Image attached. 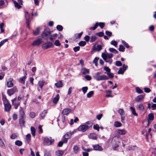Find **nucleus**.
I'll list each match as a JSON object with an SVG mask.
<instances>
[{"label":"nucleus","mask_w":156,"mask_h":156,"mask_svg":"<svg viewBox=\"0 0 156 156\" xmlns=\"http://www.w3.org/2000/svg\"><path fill=\"white\" fill-rule=\"evenodd\" d=\"M144 92L147 93H148L151 91V90L149 88L145 87L144 88Z\"/></svg>","instance_id":"680f3d73"},{"label":"nucleus","mask_w":156,"mask_h":156,"mask_svg":"<svg viewBox=\"0 0 156 156\" xmlns=\"http://www.w3.org/2000/svg\"><path fill=\"white\" fill-rule=\"evenodd\" d=\"M121 126V124L118 121H116L114 123V126L116 127H119Z\"/></svg>","instance_id":"c03bdc74"},{"label":"nucleus","mask_w":156,"mask_h":156,"mask_svg":"<svg viewBox=\"0 0 156 156\" xmlns=\"http://www.w3.org/2000/svg\"><path fill=\"white\" fill-rule=\"evenodd\" d=\"M15 144L18 146H20L22 144V142L20 140H17L15 142Z\"/></svg>","instance_id":"58836bf2"},{"label":"nucleus","mask_w":156,"mask_h":156,"mask_svg":"<svg viewBox=\"0 0 156 156\" xmlns=\"http://www.w3.org/2000/svg\"><path fill=\"white\" fill-rule=\"evenodd\" d=\"M101 56L102 58H103L104 57H105L106 58H108L110 59H111V58L113 57V55L112 53H102Z\"/></svg>","instance_id":"9b49d317"},{"label":"nucleus","mask_w":156,"mask_h":156,"mask_svg":"<svg viewBox=\"0 0 156 156\" xmlns=\"http://www.w3.org/2000/svg\"><path fill=\"white\" fill-rule=\"evenodd\" d=\"M90 138L93 140H96L97 139L96 136L95 134L92 133L90 134Z\"/></svg>","instance_id":"c9c22d12"},{"label":"nucleus","mask_w":156,"mask_h":156,"mask_svg":"<svg viewBox=\"0 0 156 156\" xmlns=\"http://www.w3.org/2000/svg\"><path fill=\"white\" fill-rule=\"evenodd\" d=\"M107 74L108 76V77L110 78H112L114 77V76L113 74L112 73H110V72L108 73H107Z\"/></svg>","instance_id":"e2e57ef3"},{"label":"nucleus","mask_w":156,"mask_h":156,"mask_svg":"<svg viewBox=\"0 0 156 156\" xmlns=\"http://www.w3.org/2000/svg\"><path fill=\"white\" fill-rule=\"evenodd\" d=\"M27 73L26 72H25V74L22 77L20 78L19 80V82L21 83H23V84L25 83V80H26V79L27 78Z\"/></svg>","instance_id":"ddd939ff"},{"label":"nucleus","mask_w":156,"mask_h":156,"mask_svg":"<svg viewBox=\"0 0 156 156\" xmlns=\"http://www.w3.org/2000/svg\"><path fill=\"white\" fill-rule=\"evenodd\" d=\"M88 123L87 122L84 125H80L77 128V129L78 131L84 132L88 129L89 126L87 124Z\"/></svg>","instance_id":"f03ea898"},{"label":"nucleus","mask_w":156,"mask_h":156,"mask_svg":"<svg viewBox=\"0 0 156 156\" xmlns=\"http://www.w3.org/2000/svg\"><path fill=\"white\" fill-rule=\"evenodd\" d=\"M42 42V39L41 38H39L35 40L32 43V44L34 46H38Z\"/></svg>","instance_id":"9d476101"},{"label":"nucleus","mask_w":156,"mask_h":156,"mask_svg":"<svg viewBox=\"0 0 156 156\" xmlns=\"http://www.w3.org/2000/svg\"><path fill=\"white\" fill-rule=\"evenodd\" d=\"M20 117H25V113L23 109L20 107L19 110Z\"/></svg>","instance_id":"4be33fe9"},{"label":"nucleus","mask_w":156,"mask_h":156,"mask_svg":"<svg viewBox=\"0 0 156 156\" xmlns=\"http://www.w3.org/2000/svg\"><path fill=\"white\" fill-rule=\"evenodd\" d=\"M101 73L100 72L97 73L94 76V78L97 81H98V79H99Z\"/></svg>","instance_id":"393cba45"},{"label":"nucleus","mask_w":156,"mask_h":156,"mask_svg":"<svg viewBox=\"0 0 156 156\" xmlns=\"http://www.w3.org/2000/svg\"><path fill=\"white\" fill-rule=\"evenodd\" d=\"M99 58L98 57H96L93 60V62L94 63L95 66H98V62Z\"/></svg>","instance_id":"37998d69"},{"label":"nucleus","mask_w":156,"mask_h":156,"mask_svg":"<svg viewBox=\"0 0 156 156\" xmlns=\"http://www.w3.org/2000/svg\"><path fill=\"white\" fill-rule=\"evenodd\" d=\"M31 140V135L30 134H28L26 136V140L28 142L30 141Z\"/></svg>","instance_id":"ea45409f"},{"label":"nucleus","mask_w":156,"mask_h":156,"mask_svg":"<svg viewBox=\"0 0 156 156\" xmlns=\"http://www.w3.org/2000/svg\"><path fill=\"white\" fill-rule=\"evenodd\" d=\"M144 98V96L143 95H139L136 97L135 98V101L137 102H140Z\"/></svg>","instance_id":"4468645a"},{"label":"nucleus","mask_w":156,"mask_h":156,"mask_svg":"<svg viewBox=\"0 0 156 156\" xmlns=\"http://www.w3.org/2000/svg\"><path fill=\"white\" fill-rule=\"evenodd\" d=\"M93 148L95 150L101 151L102 150L101 147L98 145H94Z\"/></svg>","instance_id":"aec40b11"},{"label":"nucleus","mask_w":156,"mask_h":156,"mask_svg":"<svg viewBox=\"0 0 156 156\" xmlns=\"http://www.w3.org/2000/svg\"><path fill=\"white\" fill-rule=\"evenodd\" d=\"M59 95L58 94H57L56 96L53 98V102L55 104H57L59 100Z\"/></svg>","instance_id":"6ab92c4d"},{"label":"nucleus","mask_w":156,"mask_h":156,"mask_svg":"<svg viewBox=\"0 0 156 156\" xmlns=\"http://www.w3.org/2000/svg\"><path fill=\"white\" fill-rule=\"evenodd\" d=\"M125 48L122 45H120L119 48V50L120 51L124 52Z\"/></svg>","instance_id":"a19ab883"},{"label":"nucleus","mask_w":156,"mask_h":156,"mask_svg":"<svg viewBox=\"0 0 156 156\" xmlns=\"http://www.w3.org/2000/svg\"><path fill=\"white\" fill-rule=\"evenodd\" d=\"M88 89V88L87 87H83L82 88V90L84 94L87 92Z\"/></svg>","instance_id":"09e8293b"},{"label":"nucleus","mask_w":156,"mask_h":156,"mask_svg":"<svg viewBox=\"0 0 156 156\" xmlns=\"http://www.w3.org/2000/svg\"><path fill=\"white\" fill-rule=\"evenodd\" d=\"M80 47L79 46H76L74 47L73 48V50L74 52H76V51L79 50Z\"/></svg>","instance_id":"774afa93"},{"label":"nucleus","mask_w":156,"mask_h":156,"mask_svg":"<svg viewBox=\"0 0 156 156\" xmlns=\"http://www.w3.org/2000/svg\"><path fill=\"white\" fill-rule=\"evenodd\" d=\"M86 44V42L84 41H81L79 43V44L81 46H83Z\"/></svg>","instance_id":"3c124183"},{"label":"nucleus","mask_w":156,"mask_h":156,"mask_svg":"<svg viewBox=\"0 0 156 156\" xmlns=\"http://www.w3.org/2000/svg\"><path fill=\"white\" fill-rule=\"evenodd\" d=\"M115 65L117 66H120L122 65V64L120 61H117L115 62Z\"/></svg>","instance_id":"4d7b16f0"},{"label":"nucleus","mask_w":156,"mask_h":156,"mask_svg":"<svg viewBox=\"0 0 156 156\" xmlns=\"http://www.w3.org/2000/svg\"><path fill=\"white\" fill-rule=\"evenodd\" d=\"M12 79H10V80L7 82V85L8 87H12L13 86V84L12 82Z\"/></svg>","instance_id":"2f4dec72"},{"label":"nucleus","mask_w":156,"mask_h":156,"mask_svg":"<svg viewBox=\"0 0 156 156\" xmlns=\"http://www.w3.org/2000/svg\"><path fill=\"white\" fill-rule=\"evenodd\" d=\"M104 69L106 71L107 73L110 72L111 69L107 66H105L104 68Z\"/></svg>","instance_id":"052dcab7"},{"label":"nucleus","mask_w":156,"mask_h":156,"mask_svg":"<svg viewBox=\"0 0 156 156\" xmlns=\"http://www.w3.org/2000/svg\"><path fill=\"white\" fill-rule=\"evenodd\" d=\"M54 44L56 46H60L61 45V44L58 40H55Z\"/></svg>","instance_id":"0e129e2a"},{"label":"nucleus","mask_w":156,"mask_h":156,"mask_svg":"<svg viewBox=\"0 0 156 156\" xmlns=\"http://www.w3.org/2000/svg\"><path fill=\"white\" fill-rule=\"evenodd\" d=\"M47 113V110H44L41 114V117L42 118V119H43L45 117L46 114Z\"/></svg>","instance_id":"a878e982"},{"label":"nucleus","mask_w":156,"mask_h":156,"mask_svg":"<svg viewBox=\"0 0 156 156\" xmlns=\"http://www.w3.org/2000/svg\"><path fill=\"white\" fill-rule=\"evenodd\" d=\"M52 45V43L50 42H47L44 44L42 45L43 49H47L51 47Z\"/></svg>","instance_id":"1a4fd4ad"},{"label":"nucleus","mask_w":156,"mask_h":156,"mask_svg":"<svg viewBox=\"0 0 156 156\" xmlns=\"http://www.w3.org/2000/svg\"><path fill=\"white\" fill-rule=\"evenodd\" d=\"M50 34V31L48 28L44 29V32L42 34V37L44 39L47 40L48 37Z\"/></svg>","instance_id":"39448f33"},{"label":"nucleus","mask_w":156,"mask_h":156,"mask_svg":"<svg viewBox=\"0 0 156 156\" xmlns=\"http://www.w3.org/2000/svg\"><path fill=\"white\" fill-rule=\"evenodd\" d=\"M130 108L131 110L132 114L135 116H137V114L136 113L134 108L133 107H130Z\"/></svg>","instance_id":"473e14b6"},{"label":"nucleus","mask_w":156,"mask_h":156,"mask_svg":"<svg viewBox=\"0 0 156 156\" xmlns=\"http://www.w3.org/2000/svg\"><path fill=\"white\" fill-rule=\"evenodd\" d=\"M17 91V90L16 88V87H14L8 90H7V92L9 95L11 96Z\"/></svg>","instance_id":"6e6552de"},{"label":"nucleus","mask_w":156,"mask_h":156,"mask_svg":"<svg viewBox=\"0 0 156 156\" xmlns=\"http://www.w3.org/2000/svg\"><path fill=\"white\" fill-rule=\"evenodd\" d=\"M90 41L91 42H93L95 41L96 39V37L95 35H92L90 37Z\"/></svg>","instance_id":"49530a36"},{"label":"nucleus","mask_w":156,"mask_h":156,"mask_svg":"<svg viewBox=\"0 0 156 156\" xmlns=\"http://www.w3.org/2000/svg\"><path fill=\"white\" fill-rule=\"evenodd\" d=\"M30 130L32 135L33 136H35L36 134V129L33 126L31 127Z\"/></svg>","instance_id":"cd10ccee"},{"label":"nucleus","mask_w":156,"mask_h":156,"mask_svg":"<svg viewBox=\"0 0 156 156\" xmlns=\"http://www.w3.org/2000/svg\"><path fill=\"white\" fill-rule=\"evenodd\" d=\"M89 69L85 68H82L81 70V73L83 75L88 74L89 73Z\"/></svg>","instance_id":"2eb2a0df"},{"label":"nucleus","mask_w":156,"mask_h":156,"mask_svg":"<svg viewBox=\"0 0 156 156\" xmlns=\"http://www.w3.org/2000/svg\"><path fill=\"white\" fill-rule=\"evenodd\" d=\"M94 94V92L93 91H90L87 94V97L88 98H91Z\"/></svg>","instance_id":"e433bc0d"},{"label":"nucleus","mask_w":156,"mask_h":156,"mask_svg":"<svg viewBox=\"0 0 156 156\" xmlns=\"http://www.w3.org/2000/svg\"><path fill=\"white\" fill-rule=\"evenodd\" d=\"M98 79V81L105 80H107L108 79V78L107 76L106 75H100L99 79Z\"/></svg>","instance_id":"a211bd4d"},{"label":"nucleus","mask_w":156,"mask_h":156,"mask_svg":"<svg viewBox=\"0 0 156 156\" xmlns=\"http://www.w3.org/2000/svg\"><path fill=\"white\" fill-rule=\"evenodd\" d=\"M138 108L142 112H144V107L142 104H140L138 106Z\"/></svg>","instance_id":"7c9ffc66"},{"label":"nucleus","mask_w":156,"mask_h":156,"mask_svg":"<svg viewBox=\"0 0 156 156\" xmlns=\"http://www.w3.org/2000/svg\"><path fill=\"white\" fill-rule=\"evenodd\" d=\"M93 128L94 129H96L98 131L99 130L100 127L99 125L98 124H96V125L94 126Z\"/></svg>","instance_id":"5fc2aeb1"},{"label":"nucleus","mask_w":156,"mask_h":156,"mask_svg":"<svg viewBox=\"0 0 156 156\" xmlns=\"http://www.w3.org/2000/svg\"><path fill=\"white\" fill-rule=\"evenodd\" d=\"M13 3L14 4L15 7L19 9L21 7V6L15 0L13 1Z\"/></svg>","instance_id":"c756f323"},{"label":"nucleus","mask_w":156,"mask_h":156,"mask_svg":"<svg viewBox=\"0 0 156 156\" xmlns=\"http://www.w3.org/2000/svg\"><path fill=\"white\" fill-rule=\"evenodd\" d=\"M12 105L14 106L15 109H17L19 106L20 105V101L17 100L16 98L12 100Z\"/></svg>","instance_id":"423d86ee"},{"label":"nucleus","mask_w":156,"mask_h":156,"mask_svg":"<svg viewBox=\"0 0 156 156\" xmlns=\"http://www.w3.org/2000/svg\"><path fill=\"white\" fill-rule=\"evenodd\" d=\"M56 28L59 31H61L63 29V27L61 25H58L56 27Z\"/></svg>","instance_id":"6e6d98bb"},{"label":"nucleus","mask_w":156,"mask_h":156,"mask_svg":"<svg viewBox=\"0 0 156 156\" xmlns=\"http://www.w3.org/2000/svg\"><path fill=\"white\" fill-rule=\"evenodd\" d=\"M105 25V23L102 22L98 23L97 22L95 25L93 27H91L89 28L90 30H95L98 26H99L101 29H102L104 27Z\"/></svg>","instance_id":"20e7f679"},{"label":"nucleus","mask_w":156,"mask_h":156,"mask_svg":"<svg viewBox=\"0 0 156 156\" xmlns=\"http://www.w3.org/2000/svg\"><path fill=\"white\" fill-rule=\"evenodd\" d=\"M3 101L5 107V110L7 112H9L11 107L10 104L6 98L3 99Z\"/></svg>","instance_id":"f257e3e1"},{"label":"nucleus","mask_w":156,"mask_h":156,"mask_svg":"<svg viewBox=\"0 0 156 156\" xmlns=\"http://www.w3.org/2000/svg\"><path fill=\"white\" fill-rule=\"evenodd\" d=\"M136 92L138 94H141L143 92V91L138 87L136 88Z\"/></svg>","instance_id":"79ce46f5"},{"label":"nucleus","mask_w":156,"mask_h":156,"mask_svg":"<svg viewBox=\"0 0 156 156\" xmlns=\"http://www.w3.org/2000/svg\"><path fill=\"white\" fill-rule=\"evenodd\" d=\"M83 34V32H82L78 34H76L75 35L76 37V38H80L82 34Z\"/></svg>","instance_id":"603ef678"},{"label":"nucleus","mask_w":156,"mask_h":156,"mask_svg":"<svg viewBox=\"0 0 156 156\" xmlns=\"http://www.w3.org/2000/svg\"><path fill=\"white\" fill-rule=\"evenodd\" d=\"M71 110L70 109L68 108H65L63 109L62 113L64 115H67L70 112Z\"/></svg>","instance_id":"f3484780"},{"label":"nucleus","mask_w":156,"mask_h":156,"mask_svg":"<svg viewBox=\"0 0 156 156\" xmlns=\"http://www.w3.org/2000/svg\"><path fill=\"white\" fill-rule=\"evenodd\" d=\"M54 141V140L51 137L49 138L46 137L44 138V144L46 146H49L52 144Z\"/></svg>","instance_id":"7ed1b4c3"},{"label":"nucleus","mask_w":156,"mask_h":156,"mask_svg":"<svg viewBox=\"0 0 156 156\" xmlns=\"http://www.w3.org/2000/svg\"><path fill=\"white\" fill-rule=\"evenodd\" d=\"M96 35L99 37H101L104 35V33L102 32H100L96 33Z\"/></svg>","instance_id":"338daca9"},{"label":"nucleus","mask_w":156,"mask_h":156,"mask_svg":"<svg viewBox=\"0 0 156 156\" xmlns=\"http://www.w3.org/2000/svg\"><path fill=\"white\" fill-rule=\"evenodd\" d=\"M63 154V152L62 151H57L55 152L56 156H62Z\"/></svg>","instance_id":"bb28decb"},{"label":"nucleus","mask_w":156,"mask_h":156,"mask_svg":"<svg viewBox=\"0 0 156 156\" xmlns=\"http://www.w3.org/2000/svg\"><path fill=\"white\" fill-rule=\"evenodd\" d=\"M25 117H20L19 119V123L21 126H24L25 124Z\"/></svg>","instance_id":"f8f14e48"},{"label":"nucleus","mask_w":156,"mask_h":156,"mask_svg":"<svg viewBox=\"0 0 156 156\" xmlns=\"http://www.w3.org/2000/svg\"><path fill=\"white\" fill-rule=\"evenodd\" d=\"M109 50L111 52H113L115 54H118V51L115 49L113 48H110L109 49Z\"/></svg>","instance_id":"f704fd0d"},{"label":"nucleus","mask_w":156,"mask_h":156,"mask_svg":"<svg viewBox=\"0 0 156 156\" xmlns=\"http://www.w3.org/2000/svg\"><path fill=\"white\" fill-rule=\"evenodd\" d=\"M111 44L116 47L117 44V42L115 40H112L111 41Z\"/></svg>","instance_id":"13d9d810"},{"label":"nucleus","mask_w":156,"mask_h":156,"mask_svg":"<svg viewBox=\"0 0 156 156\" xmlns=\"http://www.w3.org/2000/svg\"><path fill=\"white\" fill-rule=\"evenodd\" d=\"M118 112L119 114H120L121 116L123 115L124 113V112L123 109H119L118 110Z\"/></svg>","instance_id":"de8ad7c7"},{"label":"nucleus","mask_w":156,"mask_h":156,"mask_svg":"<svg viewBox=\"0 0 156 156\" xmlns=\"http://www.w3.org/2000/svg\"><path fill=\"white\" fill-rule=\"evenodd\" d=\"M35 116V113L33 112H31L30 113V116L31 118H34Z\"/></svg>","instance_id":"69168bd1"},{"label":"nucleus","mask_w":156,"mask_h":156,"mask_svg":"<svg viewBox=\"0 0 156 156\" xmlns=\"http://www.w3.org/2000/svg\"><path fill=\"white\" fill-rule=\"evenodd\" d=\"M117 132L120 135H124L126 133V131L124 129H118V130Z\"/></svg>","instance_id":"412c9836"},{"label":"nucleus","mask_w":156,"mask_h":156,"mask_svg":"<svg viewBox=\"0 0 156 156\" xmlns=\"http://www.w3.org/2000/svg\"><path fill=\"white\" fill-rule=\"evenodd\" d=\"M124 71L123 70L122 68H120L119 69L118 72V74H123Z\"/></svg>","instance_id":"864d4df0"},{"label":"nucleus","mask_w":156,"mask_h":156,"mask_svg":"<svg viewBox=\"0 0 156 156\" xmlns=\"http://www.w3.org/2000/svg\"><path fill=\"white\" fill-rule=\"evenodd\" d=\"M8 39H6L2 40L0 42V47H1L6 42H7Z\"/></svg>","instance_id":"a18cd8bd"},{"label":"nucleus","mask_w":156,"mask_h":156,"mask_svg":"<svg viewBox=\"0 0 156 156\" xmlns=\"http://www.w3.org/2000/svg\"><path fill=\"white\" fill-rule=\"evenodd\" d=\"M38 84L40 88L42 89V87L44 85V82L42 81H39L38 82Z\"/></svg>","instance_id":"8fccbe9b"},{"label":"nucleus","mask_w":156,"mask_h":156,"mask_svg":"<svg viewBox=\"0 0 156 156\" xmlns=\"http://www.w3.org/2000/svg\"><path fill=\"white\" fill-rule=\"evenodd\" d=\"M148 122H149L150 120H152L154 119V116L153 114L152 113L149 114L148 115Z\"/></svg>","instance_id":"b1692460"},{"label":"nucleus","mask_w":156,"mask_h":156,"mask_svg":"<svg viewBox=\"0 0 156 156\" xmlns=\"http://www.w3.org/2000/svg\"><path fill=\"white\" fill-rule=\"evenodd\" d=\"M30 15L27 12H25V17L26 19V23L27 27L29 28V21L30 20Z\"/></svg>","instance_id":"0eeeda50"},{"label":"nucleus","mask_w":156,"mask_h":156,"mask_svg":"<svg viewBox=\"0 0 156 156\" xmlns=\"http://www.w3.org/2000/svg\"><path fill=\"white\" fill-rule=\"evenodd\" d=\"M102 58L106 62L109 63L110 64H112V59H110L108 58H106L105 57H104Z\"/></svg>","instance_id":"c85d7f7f"},{"label":"nucleus","mask_w":156,"mask_h":156,"mask_svg":"<svg viewBox=\"0 0 156 156\" xmlns=\"http://www.w3.org/2000/svg\"><path fill=\"white\" fill-rule=\"evenodd\" d=\"M71 134L70 133V132H67L65 135L64 136V137H66L68 139H70L71 136Z\"/></svg>","instance_id":"72a5a7b5"},{"label":"nucleus","mask_w":156,"mask_h":156,"mask_svg":"<svg viewBox=\"0 0 156 156\" xmlns=\"http://www.w3.org/2000/svg\"><path fill=\"white\" fill-rule=\"evenodd\" d=\"M73 152L75 154H77L79 151L80 148L77 145H75L73 147Z\"/></svg>","instance_id":"dca6fc26"},{"label":"nucleus","mask_w":156,"mask_h":156,"mask_svg":"<svg viewBox=\"0 0 156 156\" xmlns=\"http://www.w3.org/2000/svg\"><path fill=\"white\" fill-rule=\"evenodd\" d=\"M102 48V46L101 45H98L96 49H94V50L97 49L98 51H100Z\"/></svg>","instance_id":"bf43d9fd"},{"label":"nucleus","mask_w":156,"mask_h":156,"mask_svg":"<svg viewBox=\"0 0 156 156\" xmlns=\"http://www.w3.org/2000/svg\"><path fill=\"white\" fill-rule=\"evenodd\" d=\"M40 29L39 28H37L36 30L34 31L33 34L34 35H37L39 34L40 32Z\"/></svg>","instance_id":"4c0bfd02"},{"label":"nucleus","mask_w":156,"mask_h":156,"mask_svg":"<svg viewBox=\"0 0 156 156\" xmlns=\"http://www.w3.org/2000/svg\"><path fill=\"white\" fill-rule=\"evenodd\" d=\"M55 85L58 88L61 87L62 86V83L61 81H59L55 83Z\"/></svg>","instance_id":"5701e85b"}]
</instances>
